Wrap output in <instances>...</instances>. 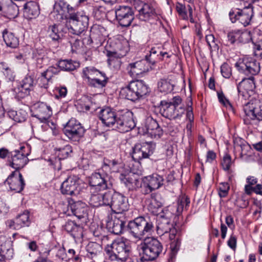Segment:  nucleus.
Wrapping results in <instances>:
<instances>
[{
	"instance_id": "obj_48",
	"label": "nucleus",
	"mask_w": 262,
	"mask_h": 262,
	"mask_svg": "<svg viewBox=\"0 0 262 262\" xmlns=\"http://www.w3.org/2000/svg\"><path fill=\"white\" fill-rule=\"evenodd\" d=\"M256 44L255 45L254 53L256 56L262 58V31L257 33Z\"/></svg>"
},
{
	"instance_id": "obj_38",
	"label": "nucleus",
	"mask_w": 262,
	"mask_h": 262,
	"mask_svg": "<svg viewBox=\"0 0 262 262\" xmlns=\"http://www.w3.org/2000/svg\"><path fill=\"white\" fill-rule=\"evenodd\" d=\"M33 58L36 64L41 67L42 65L46 64L48 62V58L46 52L43 50H36L33 53Z\"/></svg>"
},
{
	"instance_id": "obj_46",
	"label": "nucleus",
	"mask_w": 262,
	"mask_h": 262,
	"mask_svg": "<svg viewBox=\"0 0 262 262\" xmlns=\"http://www.w3.org/2000/svg\"><path fill=\"white\" fill-rule=\"evenodd\" d=\"M79 66L77 62H73L69 60H61L59 61L58 67L62 70H74Z\"/></svg>"
},
{
	"instance_id": "obj_20",
	"label": "nucleus",
	"mask_w": 262,
	"mask_h": 262,
	"mask_svg": "<svg viewBox=\"0 0 262 262\" xmlns=\"http://www.w3.org/2000/svg\"><path fill=\"white\" fill-rule=\"evenodd\" d=\"M262 103L259 102L256 99H252L250 102L247 103L244 107V110L246 116L247 120H253L257 118V113L261 112V107Z\"/></svg>"
},
{
	"instance_id": "obj_27",
	"label": "nucleus",
	"mask_w": 262,
	"mask_h": 262,
	"mask_svg": "<svg viewBox=\"0 0 262 262\" xmlns=\"http://www.w3.org/2000/svg\"><path fill=\"white\" fill-rule=\"evenodd\" d=\"M24 147L21 148V151H15L12 156L10 161V165L16 169L23 167L28 162V158L26 155L23 152Z\"/></svg>"
},
{
	"instance_id": "obj_21",
	"label": "nucleus",
	"mask_w": 262,
	"mask_h": 262,
	"mask_svg": "<svg viewBox=\"0 0 262 262\" xmlns=\"http://www.w3.org/2000/svg\"><path fill=\"white\" fill-rule=\"evenodd\" d=\"M169 223L168 224H165L164 228L162 230H165V234L166 235L168 234L169 240L170 241V258L172 259L173 257H174L177 254L179 245L180 242L179 241V236L177 234V231L176 229H172L170 230L169 233L167 232V228L166 226H168Z\"/></svg>"
},
{
	"instance_id": "obj_47",
	"label": "nucleus",
	"mask_w": 262,
	"mask_h": 262,
	"mask_svg": "<svg viewBox=\"0 0 262 262\" xmlns=\"http://www.w3.org/2000/svg\"><path fill=\"white\" fill-rule=\"evenodd\" d=\"M112 225V231L113 233L116 234H118L121 233L124 226V223L122 221L118 219H115L113 221V223L110 222L108 225L111 226Z\"/></svg>"
},
{
	"instance_id": "obj_15",
	"label": "nucleus",
	"mask_w": 262,
	"mask_h": 262,
	"mask_svg": "<svg viewBox=\"0 0 262 262\" xmlns=\"http://www.w3.org/2000/svg\"><path fill=\"white\" fill-rule=\"evenodd\" d=\"M135 126V122L133 119V114L130 112L119 115L116 127L122 132H126Z\"/></svg>"
},
{
	"instance_id": "obj_24",
	"label": "nucleus",
	"mask_w": 262,
	"mask_h": 262,
	"mask_svg": "<svg viewBox=\"0 0 262 262\" xmlns=\"http://www.w3.org/2000/svg\"><path fill=\"white\" fill-rule=\"evenodd\" d=\"M149 62L146 59L129 64V72L134 76L142 74L149 71Z\"/></svg>"
},
{
	"instance_id": "obj_18",
	"label": "nucleus",
	"mask_w": 262,
	"mask_h": 262,
	"mask_svg": "<svg viewBox=\"0 0 262 262\" xmlns=\"http://www.w3.org/2000/svg\"><path fill=\"white\" fill-rule=\"evenodd\" d=\"M116 15L120 24L122 26H128L133 20V12L128 7L122 6L117 9Z\"/></svg>"
},
{
	"instance_id": "obj_37",
	"label": "nucleus",
	"mask_w": 262,
	"mask_h": 262,
	"mask_svg": "<svg viewBox=\"0 0 262 262\" xmlns=\"http://www.w3.org/2000/svg\"><path fill=\"white\" fill-rule=\"evenodd\" d=\"M188 12L187 11L186 7L182 4L177 3L176 4V9L179 15L183 19L190 18V21L193 22L192 20V9L189 5L188 6Z\"/></svg>"
},
{
	"instance_id": "obj_17",
	"label": "nucleus",
	"mask_w": 262,
	"mask_h": 262,
	"mask_svg": "<svg viewBox=\"0 0 262 262\" xmlns=\"http://www.w3.org/2000/svg\"><path fill=\"white\" fill-rule=\"evenodd\" d=\"M10 190L16 192H20L24 188L25 183L21 174L18 171L13 172L10 175L5 182Z\"/></svg>"
},
{
	"instance_id": "obj_63",
	"label": "nucleus",
	"mask_w": 262,
	"mask_h": 262,
	"mask_svg": "<svg viewBox=\"0 0 262 262\" xmlns=\"http://www.w3.org/2000/svg\"><path fill=\"white\" fill-rule=\"evenodd\" d=\"M218 98L220 102L222 103L224 106H225L226 107L231 108V106L229 102L226 98V97L222 93H218Z\"/></svg>"
},
{
	"instance_id": "obj_45",
	"label": "nucleus",
	"mask_w": 262,
	"mask_h": 262,
	"mask_svg": "<svg viewBox=\"0 0 262 262\" xmlns=\"http://www.w3.org/2000/svg\"><path fill=\"white\" fill-rule=\"evenodd\" d=\"M141 144L142 149L143 151V158H148L152 154L155 148V145L151 142H144Z\"/></svg>"
},
{
	"instance_id": "obj_8",
	"label": "nucleus",
	"mask_w": 262,
	"mask_h": 262,
	"mask_svg": "<svg viewBox=\"0 0 262 262\" xmlns=\"http://www.w3.org/2000/svg\"><path fill=\"white\" fill-rule=\"evenodd\" d=\"M235 67L246 75H256L260 71L259 63L254 58L248 56L239 58L235 63Z\"/></svg>"
},
{
	"instance_id": "obj_9",
	"label": "nucleus",
	"mask_w": 262,
	"mask_h": 262,
	"mask_svg": "<svg viewBox=\"0 0 262 262\" xmlns=\"http://www.w3.org/2000/svg\"><path fill=\"white\" fill-rule=\"evenodd\" d=\"M83 77L94 86H103L106 83L105 75L94 68H85L83 71Z\"/></svg>"
},
{
	"instance_id": "obj_49",
	"label": "nucleus",
	"mask_w": 262,
	"mask_h": 262,
	"mask_svg": "<svg viewBox=\"0 0 262 262\" xmlns=\"http://www.w3.org/2000/svg\"><path fill=\"white\" fill-rule=\"evenodd\" d=\"M143 151L142 149L141 144L138 143L133 148L132 157L135 160L138 161L143 158Z\"/></svg>"
},
{
	"instance_id": "obj_25",
	"label": "nucleus",
	"mask_w": 262,
	"mask_h": 262,
	"mask_svg": "<svg viewBox=\"0 0 262 262\" xmlns=\"http://www.w3.org/2000/svg\"><path fill=\"white\" fill-rule=\"evenodd\" d=\"M54 13H57L60 18L65 17L67 20L69 19V16L71 14H74V10L72 7L64 1H60L56 3L54 7Z\"/></svg>"
},
{
	"instance_id": "obj_33",
	"label": "nucleus",
	"mask_w": 262,
	"mask_h": 262,
	"mask_svg": "<svg viewBox=\"0 0 262 262\" xmlns=\"http://www.w3.org/2000/svg\"><path fill=\"white\" fill-rule=\"evenodd\" d=\"M130 89L137 95L138 99L148 93V88L141 81L132 82Z\"/></svg>"
},
{
	"instance_id": "obj_62",
	"label": "nucleus",
	"mask_w": 262,
	"mask_h": 262,
	"mask_svg": "<svg viewBox=\"0 0 262 262\" xmlns=\"http://www.w3.org/2000/svg\"><path fill=\"white\" fill-rule=\"evenodd\" d=\"M49 80L50 79L47 78V77L45 75H43V74L42 73L41 76L38 79V82L41 86L46 88Z\"/></svg>"
},
{
	"instance_id": "obj_31",
	"label": "nucleus",
	"mask_w": 262,
	"mask_h": 262,
	"mask_svg": "<svg viewBox=\"0 0 262 262\" xmlns=\"http://www.w3.org/2000/svg\"><path fill=\"white\" fill-rule=\"evenodd\" d=\"M34 84V81L32 77H26L21 82L20 85L17 88L18 96L24 97L27 95L29 91L32 89Z\"/></svg>"
},
{
	"instance_id": "obj_16",
	"label": "nucleus",
	"mask_w": 262,
	"mask_h": 262,
	"mask_svg": "<svg viewBox=\"0 0 262 262\" xmlns=\"http://www.w3.org/2000/svg\"><path fill=\"white\" fill-rule=\"evenodd\" d=\"M252 15V9L249 6L242 10H238L235 12L230 13V19L233 23L238 20L244 26L249 24Z\"/></svg>"
},
{
	"instance_id": "obj_36",
	"label": "nucleus",
	"mask_w": 262,
	"mask_h": 262,
	"mask_svg": "<svg viewBox=\"0 0 262 262\" xmlns=\"http://www.w3.org/2000/svg\"><path fill=\"white\" fill-rule=\"evenodd\" d=\"M70 207L72 212L77 216H81L86 213L88 206L86 204L81 201H78L71 203Z\"/></svg>"
},
{
	"instance_id": "obj_1",
	"label": "nucleus",
	"mask_w": 262,
	"mask_h": 262,
	"mask_svg": "<svg viewBox=\"0 0 262 262\" xmlns=\"http://www.w3.org/2000/svg\"><path fill=\"white\" fill-rule=\"evenodd\" d=\"M93 194L90 199V204L94 207H99L101 205H111L117 207L119 209L124 210V202L125 198L120 195H115L112 196L110 192H105L102 191L91 190Z\"/></svg>"
},
{
	"instance_id": "obj_14",
	"label": "nucleus",
	"mask_w": 262,
	"mask_h": 262,
	"mask_svg": "<svg viewBox=\"0 0 262 262\" xmlns=\"http://www.w3.org/2000/svg\"><path fill=\"white\" fill-rule=\"evenodd\" d=\"M163 178L157 174L145 177L142 179V188L145 193H149L159 188L162 184Z\"/></svg>"
},
{
	"instance_id": "obj_32",
	"label": "nucleus",
	"mask_w": 262,
	"mask_h": 262,
	"mask_svg": "<svg viewBox=\"0 0 262 262\" xmlns=\"http://www.w3.org/2000/svg\"><path fill=\"white\" fill-rule=\"evenodd\" d=\"M39 13L38 4L34 2H29L24 7V15L28 18L37 16Z\"/></svg>"
},
{
	"instance_id": "obj_10",
	"label": "nucleus",
	"mask_w": 262,
	"mask_h": 262,
	"mask_svg": "<svg viewBox=\"0 0 262 262\" xmlns=\"http://www.w3.org/2000/svg\"><path fill=\"white\" fill-rule=\"evenodd\" d=\"M139 133L151 139H159L163 134V130L158 123L150 119L144 126L139 128Z\"/></svg>"
},
{
	"instance_id": "obj_26",
	"label": "nucleus",
	"mask_w": 262,
	"mask_h": 262,
	"mask_svg": "<svg viewBox=\"0 0 262 262\" xmlns=\"http://www.w3.org/2000/svg\"><path fill=\"white\" fill-rule=\"evenodd\" d=\"M0 256L3 259H10L13 256V250L12 248V242L5 236L0 237Z\"/></svg>"
},
{
	"instance_id": "obj_3",
	"label": "nucleus",
	"mask_w": 262,
	"mask_h": 262,
	"mask_svg": "<svg viewBox=\"0 0 262 262\" xmlns=\"http://www.w3.org/2000/svg\"><path fill=\"white\" fill-rule=\"evenodd\" d=\"M139 249L142 260H152L162 251V246L157 239L148 237L139 246Z\"/></svg>"
},
{
	"instance_id": "obj_61",
	"label": "nucleus",
	"mask_w": 262,
	"mask_h": 262,
	"mask_svg": "<svg viewBox=\"0 0 262 262\" xmlns=\"http://www.w3.org/2000/svg\"><path fill=\"white\" fill-rule=\"evenodd\" d=\"M231 164L232 162L230 157L229 155H226L223 158V159L222 161V165L223 168L226 170H229L231 165Z\"/></svg>"
},
{
	"instance_id": "obj_64",
	"label": "nucleus",
	"mask_w": 262,
	"mask_h": 262,
	"mask_svg": "<svg viewBox=\"0 0 262 262\" xmlns=\"http://www.w3.org/2000/svg\"><path fill=\"white\" fill-rule=\"evenodd\" d=\"M77 228V227L72 221L68 222L65 225V229L68 232H72Z\"/></svg>"
},
{
	"instance_id": "obj_40",
	"label": "nucleus",
	"mask_w": 262,
	"mask_h": 262,
	"mask_svg": "<svg viewBox=\"0 0 262 262\" xmlns=\"http://www.w3.org/2000/svg\"><path fill=\"white\" fill-rule=\"evenodd\" d=\"M3 38L6 44L9 47L15 48L18 45V41L17 38L11 32H9L7 31H4L3 33Z\"/></svg>"
},
{
	"instance_id": "obj_12",
	"label": "nucleus",
	"mask_w": 262,
	"mask_h": 262,
	"mask_svg": "<svg viewBox=\"0 0 262 262\" xmlns=\"http://www.w3.org/2000/svg\"><path fill=\"white\" fill-rule=\"evenodd\" d=\"M64 133L70 139L77 141L83 135L84 129L78 122L71 119L64 128Z\"/></svg>"
},
{
	"instance_id": "obj_13",
	"label": "nucleus",
	"mask_w": 262,
	"mask_h": 262,
	"mask_svg": "<svg viewBox=\"0 0 262 262\" xmlns=\"http://www.w3.org/2000/svg\"><path fill=\"white\" fill-rule=\"evenodd\" d=\"M162 203L158 202L156 199H152L150 203V209L154 213H158L159 223L157 226L158 229H163L165 224L170 223V217L171 213L167 210L158 213V209L162 206Z\"/></svg>"
},
{
	"instance_id": "obj_60",
	"label": "nucleus",
	"mask_w": 262,
	"mask_h": 262,
	"mask_svg": "<svg viewBox=\"0 0 262 262\" xmlns=\"http://www.w3.org/2000/svg\"><path fill=\"white\" fill-rule=\"evenodd\" d=\"M54 93L57 98L64 97L67 93V89L63 86L57 88L54 90Z\"/></svg>"
},
{
	"instance_id": "obj_2",
	"label": "nucleus",
	"mask_w": 262,
	"mask_h": 262,
	"mask_svg": "<svg viewBox=\"0 0 262 262\" xmlns=\"http://www.w3.org/2000/svg\"><path fill=\"white\" fill-rule=\"evenodd\" d=\"M112 260L117 259L124 261L128 258L131 252L130 243L126 239H118L114 241L105 249Z\"/></svg>"
},
{
	"instance_id": "obj_59",
	"label": "nucleus",
	"mask_w": 262,
	"mask_h": 262,
	"mask_svg": "<svg viewBox=\"0 0 262 262\" xmlns=\"http://www.w3.org/2000/svg\"><path fill=\"white\" fill-rule=\"evenodd\" d=\"M59 72V70L54 67H49L46 72L42 73L43 75L47 77L50 80L53 76L54 75L57 74Z\"/></svg>"
},
{
	"instance_id": "obj_7",
	"label": "nucleus",
	"mask_w": 262,
	"mask_h": 262,
	"mask_svg": "<svg viewBox=\"0 0 262 262\" xmlns=\"http://www.w3.org/2000/svg\"><path fill=\"white\" fill-rule=\"evenodd\" d=\"M31 110L33 112V115L41 122H47V125L53 131V134L55 135L56 134L55 131L56 125L52 122L48 121L52 114L50 106L42 102L37 103L32 106Z\"/></svg>"
},
{
	"instance_id": "obj_35",
	"label": "nucleus",
	"mask_w": 262,
	"mask_h": 262,
	"mask_svg": "<svg viewBox=\"0 0 262 262\" xmlns=\"http://www.w3.org/2000/svg\"><path fill=\"white\" fill-rule=\"evenodd\" d=\"M67 30L68 29L67 27L64 29H62L61 25H54L50 27L49 33L50 36L53 40H57L62 37L64 33L67 32Z\"/></svg>"
},
{
	"instance_id": "obj_5",
	"label": "nucleus",
	"mask_w": 262,
	"mask_h": 262,
	"mask_svg": "<svg viewBox=\"0 0 262 262\" xmlns=\"http://www.w3.org/2000/svg\"><path fill=\"white\" fill-rule=\"evenodd\" d=\"M181 103V99L179 97H174L171 102L162 101L160 108L161 114L164 117L169 119L180 117L185 111L182 106L179 107Z\"/></svg>"
},
{
	"instance_id": "obj_42",
	"label": "nucleus",
	"mask_w": 262,
	"mask_h": 262,
	"mask_svg": "<svg viewBox=\"0 0 262 262\" xmlns=\"http://www.w3.org/2000/svg\"><path fill=\"white\" fill-rule=\"evenodd\" d=\"M173 85L167 79H161L158 83V90L163 93L171 92L173 90Z\"/></svg>"
},
{
	"instance_id": "obj_28",
	"label": "nucleus",
	"mask_w": 262,
	"mask_h": 262,
	"mask_svg": "<svg viewBox=\"0 0 262 262\" xmlns=\"http://www.w3.org/2000/svg\"><path fill=\"white\" fill-rule=\"evenodd\" d=\"M30 223L29 213L27 211L20 214L15 219V221L8 222V226L12 228L18 229L25 226H28Z\"/></svg>"
},
{
	"instance_id": "obj_56",
	"label": "nucleus",
	"mask_w": 262,
	"mask_h": 262,
	"mask_svg": "<svg viewBox=\"0 0 262 262\" xmlns=\"http://www.w3.org/2000/svg\"><path fill=\"white\" fill-rule=\"evenodd\" d=\"M240 31H233L228 34V39L231 43H233L236 41H238V38L239 37Z\"/></svg>"
},
{
	"instance_id": "obj_52",
	"label": "nucleus",
	"mask_w": 262,
	"mask_h": 262,
	"mask_svg": "<svg viewBox=\"0 0 262 262\" xmlns=\"http://www.w3.org/2000/svg\"><path fill=\"white\" fill-rule=\"evenodd\" d=\"M91 101L88 97H83L77 102V105L81 107L82 110L88 111L90 108V104Z\"/></svg>"
},
{
	"instance_id": "obj_58",
	"label": "nucleus",
	"mask_w": 262,
	"mask_h": 262,
	"mask_svg": "<svg viewBox=\"0 0 262 262\" xmlns=\"http://www.w3.org/2000/svg\"><path fill=\"white\" fill-rule=\"evenodd\" d=\"M221 70L222 75L226 78H229L231 75V68L226 63H224L221 66Z\"/></svg>"
},
{
	"instance_id": "obj_29",
	"label": "nucleus",
	"mask_w": 262,
	"mask_h": 262,
	"mask_svg": "<svg viewBox=\"0 0 262 262\" xmlns=\"http://www.w3.org/2000/svg\"><path fill=\"white\" fill-rule=\"evenodd\" d=\"M121 180L129 189L142 188V180H140L138 176L134 173H130L123 178H121Z\"/></svg>"
},
{
	"instance_id": "obj_53",
	"label": "nucleus",
	"mask_w": 262,
	"mask_h": 262,
	"mask_svg": "<svg viewBox=\"0 0 262 262\" xmlns=\"http://www.w3.org/2000/svg\"><path fill=\"white\" fill-rule=\"evenodd\" d=\"M71 151V147L70 146H66L63 148L59 149L56 152V155L59 159H64L68 156L69 152Z\"/></svg>"
},
{
	"instance_id": "obj_39",
	"label": "nucleus",
	"mask_w": 262,
	"mask_h": 262,
	"mask_svg": "<svg viewBox=\"0 0 262 262\" xmlns=\"http://www.w3.org/2000/svg\"><path fill=\"white\" fill-rule=\"evenodd\" d=\"M140 19L146 20L154 15V9L148 4H144L142 7L138 10Z\"/></svg>"
},
{
	"instance_id": "obj_43",
	"label": "nucleus",
	"mask_w": 262,
	"mask_h": 262,
	"mask_svg": "<svg viewBox=\"0 0 262 262\" xmlns=\"http://www.w3.org/2000/svg\"><path fill=\"white\" fill-rule=\"evenodd\" d=\"M130 88L131 82L128 86L123 88L121 90L120 92L121 96L132 101L138 100V97Z\"/></svg>"
},
{
	"instance_id": "obj_4",
	"label": "nucleus",
	"mask_w": 262,
	"mask_h": 262,
	"mask_svg": "<svg viewBox=\"0 0 262 262\" xmlns=\"http://www.w3.org/2000/svg\"><path fill=\"white\" fill-rule=\"evenodd\" d=\"M128 227L133 235L138 239H142L144 236L149 235L154 228L152 223L143 217H137L130 221Z\"/></svg>"
},
{
	"instance_id": "obj_55",
	"label": "nucleus",
	"mask_w": 262,
	"mask_h": 262,
	"mask_svg": "<svg viewBox=\"0 0 262 262\" xmlns=\"http://www.w3.org/2000/svg\"><path fill=\"white\" fill-rule=\"evenodd\" d=\"M219 194L221 197H225L227 195L229 189V186L227 183H222L219 185Z\"/></svg>"
},
{
	"instance_id": "obj_6",
	"label": "nucleus",
	"mask_w": 262,
	"mask_h": 262,
	"mask_svg": "<svg viewBox=\"0 0 262 262\" xmlns=\"http://www.w3.org/2000/svg\"><path fill=\"white\" fill-rule=\"evenodd\" d=\"M88 17L79 13L71 14L66 21L69 32L72 34L79 35L82 33L88 25Z\"/></svg>"
},
{
	"instance_id": "obj_22",
	"label": "nucleus",
	"mask_w": 262,
	"mask_h": 262,
	"mask_svg": "<svg viewBox=\"0 0 262 262\" xmlns=\"http://www.w3.org/2000/svg\"><path fill=\"white\" fill-rule=\"evenodd\" d=\"M118 116L119 115L109 107L102 110L99 114V118L102 123L108 126L116 125Z\"/></svg>"
},
{
	"instance_id": "obj_50",
	"label": "nucleus",
	"mask_w": 262,
	"mask_h": 262,
	"mask_svg": "<svg viewBox=\"0 0 262 262\" xmlns=\"http://www.w3.org/2000/svg\"><path fill=\"white\" fill-rule=\"evenodd\" d=\"M190 203L189 199L186 195L181 196L178 202V207L177 211L178 213H180L184 208L186 209Z\"/></svg>"
},
{
	"instance_id": "obj_57",
	"label": "nucleus",
	"mask_w": 262,
	"mask_h": 262,
	"mask_svg": "<svg viewBox=\"0 0 262 262\" xmlns=\"http://www.w3.org/2000/svg\"><path fill=\"white\" fill-rule=\"evenodd\" d=\"M238 39L239 42L246 43L248 42L249 40H252V38L250 32L245 31L243 32H240L239 37L238 38Z\"/></svg>"
},
{
	"instance_id": "obj_44",
	"label": "nucleus",
	"mask_w": 262,
	"mask_h": 262,
	"mask_svg": "<svg viewBox=\"0 0 262 262\" xmlns=\"http://www.w3.org/2000/svg\"><path fill=\"white\" fill-rule=\"evenodd\" d=\"M158 52L156 48H152L150 51V54L149 56H146V59L152 65H154L157 62V58L155 57V56ZM165 55H167L166 53L160 52V55H157V57L158 59L162 60V58Z\"/></svg>"
},
{
	"instance_id": "obj_54",
	"label": "nucleus",
	"mask_w": 262,
	"mask_h": 262,
	"mask_svg": "<svg viewBox=\"0 0 262 262\" xmlns=\"http://www.w3.org/2000/svg\"><path fill=\"white\" fill-rule=\"evenodd\" d=\"M206 41L210 48H217V40L215 39L214 36L212 34H208L206 35Z\"/></svg>"
},
{
	"instance_id": "obj_30",
	"label": "nucleus",
	"mask_w": 262,
	"mask_h": 262,
	"mask_svg": "<svg viewBox=\"0 0 262 262\" xmlns=\"http://www.w3.org/2000/svg\"><path fill=\"white\" fill-rule=\"evenodd\" d=\"M234 147L236 151L240 152L241 157L251 155L252 149L250 146L241 138L234 140Z\"/></svg>"
},
{
	"instance_id": "obj_11",
	"label": "nucleus",
	"mask_w": 262,
	"mask_h": 262,
	"mask_svg": "<svg viewBox=\"0 0 262 262\" xmlns=\"http://www.w3.org/2000/svg\"><path fill=\"white\" fill-rule=\"evenodd\" d=\"M81 180L75 176L68 177L62 184V193L70 195H78L81 191Z\"/></svg>"
},
{
	"instance_id": "obj_19",
	"label": "nucleus",
	"mask_w": 262,
	"mask_h": 262,
	"mask_svg": "<svg viewBox=\"0 0 262 262\" xmlns=\"http://www.w3.org/2000/svg\"><path fill=\"white\" fill-rule=\"evenodd\" d=\"M255 85L253 77L244 79L238 85V91L245 99H248L254 94Z\"/></svg>"
},
{
	"instance_id": "obj_41",
	"label": "nucleus",
	"mask_w": 262,
	"mask_h": 262,
	"mask_svg": "<svg viewBox=\"0 0 262 262\" xmlns=\"http://www.w3.org/2000/svg\"><path fill=\"white\" fill-rule=\"evenodd\" d=\"M8 114L10 118L18 122L25 121L27 116L26 112L23 110L18 111L11 110L8 112Z\"/></svg>"
},
{
	"instance_id": "obj_51",
	"label": "nucleus",
	"mask_w": 262,
	"mask_h": 262,
	"mask_svg": "<svg viewBox=\"0 0 262 262\" xmlns=\"http://www.w3.org/2000/svg\"><path fill=\"white\" fill-rule=\"evenodd\" d=\"M248 184L245 187V191L246 193L250 194L252 192L253 185L257 183L256 179L253 177H248L247 179Z\"/></svg>"
},
{
	"instance_id": "obj_23",
	"label": "nucleus",
	"mask_w": 262,
	"mask_h": 262,
	"mask_svg": "<svg viewBox=\"0 0 262 262\" xmlns=\"http://www.w3.org/2000/svg\"><path fill=\"white\" fill-rule=\"evenodd\" d=\"M89 183L92 186L91 190L103 191L107 187L106 178L102 177L99 173L93 174L90 179Z\"/></svg>"
},
{
	"instance_id": "obj_34",
	"label": "nucleus",
	"mask_w": 262,
	"mask_h": 262,
	"mask_svg": "<svg viewBox=\"0 0 262 262\" xmlns=\"http://www.w3.org/2000/svg\"><path fill=\"white\" fill-rule=\"evenodd\" d=\"M123 167V164L121 160H104V164L102 168L104 170H107L108 168L112 172H119Z\"/></svg>"
}]
</instances>
